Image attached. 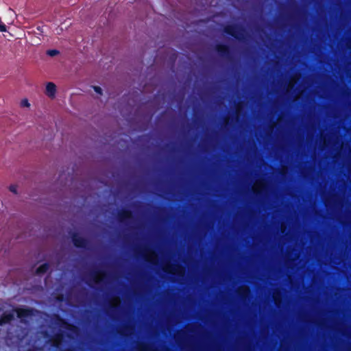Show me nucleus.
<instances>
[{"instance_id": "f257e3e1", "label": "nucleus", "mask_w": 351, "mask_h": 351, "mask_svg": "<svg viewBox=\"0 0 351 351\" xmlns=\"http://www.w3.org/2000/svg\"><path fill=\"white\" fill-rule=\"evenodd\" d=\"M223 32L232 36L239 41H244L246 38V30L245 27L237 24L225 25L223 28Z\"/></svg>"}, {"instance_id": "f03ea898", "label": "nucleus", "mask_w": 351, "mask_h": 351, "mask_svg": "<svg viewBox=\"0 0 351 351\" xmlns=\"http://www.w3.org/2000/svg\"><path fill=\"white\" fill-rule=\"evenodd\" d=\"M69 235L74 246L77 248L87 249L90 245L88 239L82 237L77 232H70Z\"/></svg>"}, {"instance_id": "7ed1b4c3", "label": "nucleus", "mask_w": 351, "mask_h": 351, "mask_svg": "<svg viewBox=\"0 0 351 351\" xmlns=\"http://www.w3.org/2000/svg\"><path fill=\"white\" fill-rule=\"evenodd\" d=\"M215 50L217 54L223 59L231 61L232 56L230 51V47L226 44H217L215 46Z\"/></svg>"}, {"instance_id": "20e7f679", "label": "nucleus", "mask_w": 351, "mask_h": 351, "mask_svg": "<svg viewBox=\"0 0 351 351\" xmlns=\"http://www.w3.org/2000/svg\"><path fill=\"white\" fill-rule=\"evenodd\" d=\"M132 217V212L130 210L125 208L119 211L117 215V219L119 222L123 223H128Z\"/></svg>"}, {"instance_id": "39448f33", "label": "nucleus", "mask_w": 351, "mask_h": 351, "mask_svg": "<svg viewBox=\"0 0 351 351\" xmlns=\"http://www.w3.org/2000/svg\"><path fill=\"white\" fill-rule=\"evenodd\" d=\"M14 313H16L18 318L21 319V322H23V318L30 317L33 315V309L30 308H13Z\"/></svg>"}, {"instance_id": "423d86ee", "label": "nucleus", "mask_w": 351, "mask_h": 351, "mask_svg": "<svg viewBox=\"0 0 351 351\" xmlns=\"http://www.w3.org/2000/svg\"><path fill=\"white\" fill-rule=\"evenodd\" d=\"M14 319V313L12 311H5L0 315V326H5L10 324Z\"/></svg>"}, {"instance_id": "0eeeda50", "label": "nucleus", "mask_w": 351, "mask_h": 351, "mask_svg": "<svg viewBox=\"0 0 351 351\" xmlns=\"http://www.w3.org/2000/svg\"><path fill=\"white\" fill-rule=\"evenodd\" d=\"M56 85L53 82H48L46 84L45 94L53 99L56 96Z\"/></svg>"}, {"instance_id": "6e6552de", "label": "nucleus", "mask_w": 351, "mask_h": 351, "mask_svg": "<svg viewBox=\"0 0 351 351\" xmlns=\"http://www.w3.org/2000/svg\"><path fill=\"white\" fill-rule=\"evenodd\" d=\"M49 269V264L48 263H45L40 265L36 269V274L37 275H41L45 274Z\"/></svg>"}, {"instance_id": "1a4fd4ad", "label": "nucleus", "mask_w": 351, "mask_h": 351, "mask_svg": "<svg viewBox=\"0 0 351 351\" xmlns=\"http://www.w3.org/2000/svg\"><path fill=\"white\" fill-rule=\"evenodd\" d=\"M99 274L104 276H106V271L104 270H97V271H95L94 272L92 273L91 276H92L93 280H94V282H95L97 283L101 281V280L99 279L97 276V275H99Z\"/></svg>"}, {"instance_id": "9d476101", "label": "nucleus", "mask_w": 351, "mask_h": 351, "mask_svg": "<svg viewBox=\"0 0 351 351\" xmlns=\"http://www.w3.org/2000/svg\"><path fill=\"white\" fill-rule=\"evenodd\" d=\"M60 53V51L57 49H49L46 51V54L49 56L53 57Z\"/></svg>"}, {"instance_id": "9b49d317", "label": "nucleus", "mask_w": 351, "mask_h": 351, "mask_svg": "<svg viewBox=\"0 0 351 351\" xmlns=\"http://www.w3.org/2000/svg\"><path fill=\"white\" fill-rule=\"evenodd\" d=\"M20 104L21 107H29L30 106L29 101L27 99H22Z\"/></svg>"}, {"instance_id": "f8f14e48", "label": "nucleus", "mask_w": 351, "mask_h": 351, "mask_svg": "<svg viewBox=\"0 0 351 351\" xmlns=\"http://www.w3.org/2000/svg\"><path fill=\"white\" fill-rule=\"evenodd\" d=\"M93 89H94V90H95L97 93H98V94H99V95H102V89H101V87L97 86H93Z\"/></svg>"}, {"instance_id": "ddd939ff", "label": "nucleus", "mask_w": 351, "mask_h": 351, "mask_svg": "<svg viewBox=\"0 0 351 351\" xmlns=\"http://www.w3.org/2000/svg\"><path fill=\"white\" fill-rule=\"evenodd\" d=\"M9 189L11 192L16 194L17 193V191H16V186H14V185H11L10 187H9Z\"/></svg>"}, {"instance_id": "4468645a", "label": "nucleus", "mask_w": 351, "mask_h": 351, "mask_svg": "<svg viewBox=\"0 0 351 351\" xmlns=\"http://www.w3.org/2000/svg\"><path fill=\"white\" fill-rule=\"evenodd\" d=\"M61 338H62V335L61 334H57L54 337V340H55V341L59 342L60 340L61 339Z\"/></svg>"}, {"instance_id": "2eb2a0df", "label": "nucleus", "mask_w": 351, "mask_h": 351, "mask_svg": "<svg viewBox=\"0 0 351 351\" xmlns=\"http://www.w3.org/2000/svg\"><path fill=\"white\" fill-rule=\"evenodd\" d=\"M57 317H58V319L60 322H61L62 323H63V324H67V323L64 321V319H62V318H61L60 317L57 316Z\"/></svg>"}, {"instance_id": "dca6fc26", "label": "nucleus", "mask_w": 351, "mask_h": 351, "mask_svg": "<svg viewBox=\"0 0 351 351\" xmlns=\"http://www.w3.org/2000/svg\"><path fill=\"white\" fill-rule=\"evenodd\" d=\"M148 347L146 345H143L141 351H147Z\"/></svg>"}, {"instance_id": "f3484780", "label": "nucleus", "mask_w": 351, "mask_h": 351, "mask_svg": "<svg viewBox=\"0 0 351 351\" xmlns=\"http://www.w3.org/2000/svg\"><path fill=\"white\" fill-rule=\"evenodd\" d=\"M228 119H227V118H225V119H224V121H223V124H224L225 125H228Z\"/></svg>"}, {"instance_id": "a211bd4d", "label": "nucleus", "mask_w": 351, "mask_h": 351, "mask_svg": "<svg viewBox=\"0 0 351 351\" xmlns=\"http://www.w3.org/2000/svg\"><path fill=\"white\" fill-rule=\"evenodd\" d=\"M37 29L41 32H43V27H38Z\"/></svg>"}, {"instance_id": "6ab92c4d", "label": "nucleus", "mask_w": 351, "mask_h": 351, "mask_svg": "<svg viewBox=\"0 0 351 351\" xmlns=\"http://www.w3.org/2000/svg\"><path fill=\"white\" fill-rule=\"evenodd\" d=\"M53 346H55V347H58V343H56L55 342V343L53 344Z\"/></svg>"}, {"instance_id": "aec40b11", "label": "nucleus", "mask_w": 351, "mask_h": 351, "mask_svg": "<svg viewBox=\"0 0 351 351\" xmlns=\"http://www.w3.org/2000/svg\"><path fill=\"white\" fill-rule=\"evenodd\" d=\"M110 308H111L112 310H115V309H116V307H115V306H110Z\"/></svg>"}, {"instance_id": "412c9836", "label": "nucleus", "mask_w": 351, "mask_h": 351, "mask_svg": "<svg viewBox=\"0 0 351 351\" xmlns=\"http://www.w3.org/2000/svg\"><path fill=\"white\" fill-rule=\"evenodd\" d=\"M152 263L156 265L157 263L152 262Z\"/></svg>"}, {"instance_id": "4be33fe9", "label": "nucleus", "mask_w": 351, "mask_h": 351, "mask_svg": "<svg viewBox=\"0 0 351 351\" xmlns=\"http://www.w3.org/2000/svg\"><path fill=\"white\" fill-rule=\"evenodd\" d=\"M1 310H2V308H0V311H1Z\"/></svg>"}]
</instances>
